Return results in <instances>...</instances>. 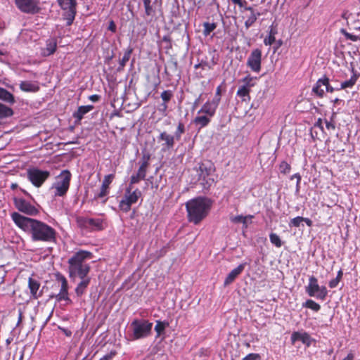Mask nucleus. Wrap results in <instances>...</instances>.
Listing matches in <instances>:
<instances>
[{"label": "nucleus", "instance_id": "obj_8", "mask_svg": "<svg viewBox=\"0 0 360 360\" xmlns=\"http://www.w3.org/2000/svg\"><path fill=\"white\" fill-rule=\"evenodd\" d=\"M306 292L310 297H316L322 301L325 300L328 295V290L326 286H319L318 279L314 276L309 278V283L306 286Z\"/></svg>", "mask_w": 360, "mask_h": 360}, {"label": "nucleus", "instance_id": "obj_57", "mask_svg": "<svg viewBox=\"0 0 360 360\" xmlns=\"http://www.w3.org/2000/svg\"><path fill=\"white\" fill-rule=\"evenodd\" d=\"M108 30L112 31V32H116V25H115V22L112 20L109 24Z\"/></svg>", "mask_w": 360, "mask_h": 360}, {"label": "nucleus", "instance_id": "obj_27", "mask_svg": "<svg viewBox=\"0 0 360 360\" xmlns=\"http://www.w3.org/2000/svg\"><path fill=\"white\" fill-rule=\"evenodd\" d=\"M254 218L253 215L249 214L247 216H243V215H237L230 217V221L233 224H239L241 223L243 225L244 228H248V220L252 219Z\"/></svg>", "mask_w": 360, "mask_h": 360}, {"label": "nucleus", "instance_id": "obj_53", "mask_svg": "<svg viewBox=\"0 0 360 360\" xmlns=\"http://www.w3.org/2000/svg\"><path fill=\"white\" fill-rule=\"evenodd\" d=\"M325 124L327 129L328 130H335V124L333 121V117L330 119V121H328L327 120H325Z\"/></svg>", "mask_w": 360, "mask_h": 360}, {"label": "nucleus", "instance_id": "obj_15", "mask_svg": "<svg viewBox=\"0 0 360 360\" xmlns=\"http://www.w3.org/2000/svg\"><path fill=\"white\" fill-rule=\"evenodd\" d=\"M143 7H144V14L145 16L150 18L148 20H146L147 23H150L153 21V17L156 13V6H161L162 0H142Z\"/></svg>", "mask_w": 360, "mask_h": 360}, {"label": "nucleus", "instance_id": "obj_47", "mask_svg": "<svg viewBox=\"0 0 360 360\" xmlns=\"http://www.w3.org/2000/svg\"><path fill=\"white\" fill-rule=\"evenodd\" d=\"M109 190V188L101 186L100 192L95 195L94 198L97 200L105 197L107 195H108Z\"/></svg>", "mask_w": 360, "mask_h": 360}, {"label": "nucleus", "instance_id": "obj_28", "mask_svg": "<svg viewBox=\"0 0 360 360\" xmlns=\"http://www.w3.org/2000/svg\"><path fill=\"white\" fill-rule=\"evenodd\" d=\"M210 117L207 115H198L196 116L193 120V123L196 126H199V129L207 127L211 122Z\"/></svg>", "mask_w": 360, "mask_h": 360}, {"label": "nucleus", "instance_id": "obj_56", "mask_svg": "<svg viewBox=\"0 0 360 360\" xmlns=\"http://www.w3.org/2000/svg\"><path fill=\"white\" fill-rule=\"evenodd\" d=\"M100 96L99 95H97V94H94V95H91L89 96V100L91 101L92 102H97L99 101L100 99Z\"/></svg>", "mask_w": 360, "mask_h": 360}, {"label": "nucleus", "instance_id": "obj_39", "mask_svg": "<svg viewBox=\"0 0 360 360\" xmlns=\"http://www.w3.org/2000/svg\"><path fill=\"white\" fill-rule=\"evenodd\" d=\"M269 239L270 242L276 248H281L283 245V242L281 238L275 233H271L269 234Z\"/></svg>", "mask_w": 360, "mask_h": 360}, {"label": "nucleus", "instance_id": "obj_20", "mask_svg": "<svg viewBox=\"0 0 360 360\" xmlns=\"http://www.w3.org/2000/svg\"><path fill=\"white\" fill-rule=\"evenodd\" d=\"M218 105L219 103L213 100L212 101H207L198 111V114L205 113V115L212 117L215 115Z\"/></svg>", "mask_w": 360, "mask_h": 360}, {"label": "nucleus", "instance_id": "obj_31", "mask_svg": "<svg viewBox=\"0 0 360 360\" xmlns=\"http://www.w3.org/2000/svg\"><path fill=\"white\" fill-rule=\"evenodd\" d=\"M168 326L169 322L167 321H162L160 320L156 321V324L155 326V330L157 333L156 338H159L162 334H163L166 328Z\"/></svg>", "mask_w": 360, "mask_h": 360}, {"label": "nucleus", "instance_id": "obj_19", "mask_svg": "<svg viewBox=\"0 0 360 360\" xmlns=\"http://www.w3.org/2000/svg\"><path fill=\"white\" fill-rule=\"evenodd\" d=\"M176 138L174 135H171L166 131L161 132L158 136L159 141H162V150H169L173 148L175 143Z\"/></svg>", "mask_w": 360, "mask_h": 360}, {"label": "nucleus", "instance_id": "obj_24", "mask_svg": "<svg viewBox=\"0 0 360 360\" xmlns=\"http://www.w3.org/2000/svg\"><path fill=\"white\" fill-rule=\"evenodd\" d=\"M20 89L25 92H37L39 90V86L37 84L32 82L22 81L20 84Z\"/></svg>", "mask_w": 360, "mask_h": 360}, {"label": "nucleus", "instance_id": "obj_30", "mask_svg": "<svg viewBox=\"0 0 360 360\" xmlns=\"http://www.w3.org/2000/svg\"><path fill=\"white\" fill-rule=\"evenodd\" d=\"M261 15L260 13H250L247 16L244 17L245 18L244 25L245 28L248 30L250 27H252L255 22L257 21L258 17Z\"/></svg>", "mask_w": 360, "mask_h": 360}, {"label": "nucleus", "instance_id": "obj_26", "mask_svg": "<svg viewBox=\"0 0 360 360\" xmlns=\"http://www.w3.org/2000/svg\"><path fill=\"white\" fill-rule=\"evenodd\" d=\"M94 108L91 105L79 106L77 111L73 113V117L77 121H80L84 117V115L90 112Z\"/></svg>", "mask_w": 360, "mask_h": 360}, {"label": "nucleus", "instance_id": "obj_41", "mask_svg": "<svg viewBox=\"0 0 360 360\" xmlns=\"http://www.w3.org/2000/svg\"><path fill=\"white\" fill-rule=\"evenodd\" d=\"M250 89L241 86L237 91V96L240 98H250Z\"/></svg>", "mask_w": 360, "mask_h": 360}, {"label": "nucleus", "instance_id": "obj_61", "mask_svg": "<svg viewBox=\"0 0 360 360\" xmlns=\"http://www.w3.org/2000/svg\"><path fill=\"white\" fill-rule=\"evenodd\" d=\"M354 355L352 352H349L347 356L344 358L342 360H354Z\"/></svg>", "mask_w": 360, "mask_h": 360}, {"label": "nucleus", "instance_id": "obj_52", "mask_svg": "<svg viewBox=\"0 0 360 360\" xmlns=\"http://www.w3.org/2000/svg\"><path fill=\"white\" fill-rule=\"evenodd\" d=\"M260 359H261L260 355L257 353H250L242 359V360H260Z\"/></svg>", "mask_w": 360, "mask_h": 360}, {"label": "nucleus", "instance_id": "obj_42", "mask_svg": "<svg viewBox=\"0 0 360 360\" xmlns=\"http://www.w3.org/2000/svg\"><path fill=\"white\" fill-rule=\"evenodd\" d=\"M279 170L281 174H287L291 170V166L286 161H282L279 165Z\"/></svg>", "mask_w": 360, "mask_h": 360}, {"label": "nucleus", "instance_id": "obj_45", "mask_svg": "<svg viewBox=\"0 0 360 360\" xmlns=\"http://www.w3.org/2000/svg\"><path fill=\"white\" fill-rule=\"evenodd\" d=\"M242 82L244 83L243 86H246L247 88L251 89V87L254 86L255 84L253 83V77H252L250 75L245 77Z\"/></svg>", "mask_w": 360, "mask_h": 360}, {"label": "nucleus", "instance_id": "obj_44", "mask_svg": "<svg viewBox=\"0 0 360 360\" xmlns=\"http://www.w3.org/2000/svg\"><path fill=\"white\" fill-rule=\"evenodd\" d=\"M114 179H115L114 174H110L105 176L101 186L110 189V184L112 183V181H113Z\"/></svg>", "mask_w": 360, "mask_h": 360}, {"label": "nucleus", "instance_id": "obj_46", "mask_svg": "<svg viewBox=\"0 0 360 360\" xmlns=\"http://www.w3.org/2000/svg\"><path fill=\"white\" fill-rule=\"evenodd\" d=\"M222 86H224V82H222L221 84L219 85L216 89V93L214 98H213V101L217 102V103H220L221 101V91H222Z\"/></svg>", "mask_w": 360, "mask_h": 360}, {"label": "nucleus", "instance_id": "obj_32", "mask_svg": "<svg viewBox=\"0 0 360 360\" xmlns=\"http://www.w3.org/2000/svg\"><path fill=\"white\" fill-rule=\"evenodd\" d=\"M132 52H133V49L131 47H129L124 51L122 58L121 60H120V62H119V65H120V66L118 68L119 70H122L125 67L127 63L129 61V60L131 57Z\"/></svg>", "mask_w": 360, "mask_h": 360}, {"label": "nucleus", "instance_id": "obj_49", "mask_svg": "<svg viewBox=\"0 0 360 360\" xmlns=\"http://www.w3.org/2000/svg\"><path fill=\"white\" fill-rule=\"evenodd\" d=\"M141 180L144 179L138 176V174L136 173V174H134L130 177V181L128 186L134 187V184L139 183Z\"/></svg>", "mask_w": 360, "mask_h": 360}, {"label": "nucleus", "instance_id": "obj_2", "mask_svg": "<svg viewBox=\"0 0 360 360\" xmlns=\"http://www.w3.org/2000/svg\"><path fill=\"white\" fill-rule=\"evenodd\" d=\"M212 201L206 197H197L186 202L187 219L195 225L199 224L209 214Z\"/></svg>", "mask_w": 360, "mask_h": 360}, {"label": "nucleus", "instance_id": "obj_55", "mask_svg": "<svg viewBox=\"0 0 360 360\" xmlns=\"http://www.w3.org/2000/svg\"><path fill=\"white\" fill-rule=\"evenodd\" d=\"M297 179V184H300V181H301V179H302V177H301V175L299 174V173H296L295 174H293L291 177H290V179Z\"/></svg>", "mask_w": 360, "mask_h": 360}, {"label": "nucleus", "instance_id": "obj_21", "mask_svg": "<svg viewBox=\"0 0 360 360\" xmlns=\"http://www.w3.org/2000/svg\"><path fill=\"white\" fill-rule=\"evenodd\" d=\"M278 34L277 25L273 23L269 27L268 35L264 39L266 46H271L276 42V35Z\"/></svg>", "mask_w": 360, "mask_h": 360}, {"label": "nucleus", "instance_id": "obj_50", "mask_svg": "<svg viewBox=\"0 0 360 360\" xmlns=\"http://www.w3.org/2000/svg\"><path fill=\"white\" fill-rule=\"evenodd\" d=\"M231 1L235 4L238 5L240 8V12H243L244 8L248 5V2L246 0H231Z\"/></svg>", "mask_w": 360, "mask_h": 360}, {"label": "nucleus", "instance_id": "obj_43", "mask_svg": "<svg viewBox=\"0 0 360 360\" xmlns=\"http://www.w3.org/2000/svg\"><path fill=\"white\" fill-rule=\"evenodd\" d=\"M340 32L345 37V38L348 40H351L352 41H356L360 40V37L357 35L352 34L351 33L346 31L345 29H341Z\"/></svg>", "mask_w": 360, "mask_h": 360}, {"label": "nucleus", "instance_id": "obj_33", "mask_svg": "<svg viewBox=\"0 0 360 360\" xmlns=\"http://www.w3.org/2000/svg\"><path fill=\"white\" fill-rule=\"evenodd\" d=\"M0 99L10 104L15 103V98L13 95L5 89H2L0 94Z\"/></svg>", "mask_w": 360, "mask_h": 360}, {"label": "nucleus", "instance_id": "obj_23", "mask_svg": "<svg viewBox=\"0 0 360 360\" xmlns=\"http://www.w3.org/2000/svg\"><path fill=\"white\" fill-rule=\"evenodd\" d=\"M323 86H324V75L316 81L312 88V92L319 98L324 96L325 91Z\"/></svg>", "mask_w": 360, "mask_h": 360}, {"label": "nucleus", "instance_id": "obj_35", "mask_svg": "<svg viewBox=\"0 0 360 360\" xmlns=\"http://www.w3.org/2000/svg\"><path fill=\"white\" fill-rule=\"evenodd\" d=\"M203 26V31L202 34L204 36L207 37L212 32H213L216 27H217V23L215 22H205L202 24Z\"/></svg>", "mask_w": 360, "mask_h": 360}, {"label": "nucleus", "instance_id": "obj_16", "mask_svg": "<svg viewBox=\"0 0 360 360\" xmlns=\"http://www.w3.org/2000/svg\"><path fill=\"white\" fill-rule=\"evenodd\" d=\"M41 284L39 281L30 277L28 278V288L30 292V297L33 300H37L43 295V290H40Z\"/></svg>", "mask_w": 360, "mask_h": 360}, {"label": "nucleus", "instance_id": "obj_10", "mask_svg": "<svg viewBox=\"0 0 360 360\" xmlns=\"http://www.w3.org/2000/svg\"><path fill=\"white\" fill-rule=\"evenodd\" d=\"M27 176L33 186L39 188L50 177L51 173L49 171L41 170L34 167L27 169Z\"/></svg>", "mask_w": 360, "mask_h": 360}, {"label": "nucleus", "instance_id": "obj_34", "mask_svg": "<svg viewBox=\"0 0 360 360\" xmlns=\"http://www.w3.org/2000/svg\"><path fill=\"white\" fill-rule=\"evenodd\" d=\"M57 48V43L54 39L49 40L46 42V47L44 54L46 56L52 55L55 53Z\"/></svg>", "mask_w": 360, "mask_h": 360}, {"label": "nucleus", "instance_id": "obj_5", "mask_svg": "<svg viewBox=\"0 0 360 360\" xmlns=\"http://www.w3.org/2000/svg\"><path fill=\"white\" fill-rule=\"evenodd\" d=\"M77 226L85 233L102 231L105 229L104 221L99 218H89L84 216L75 217Z\"/></svg>", "mask_w": 360, "mask_h": 360}, {"label": "nucleus", "instance_id": "obj_59", "mask_svg": "<svg viewBox=\"0 0 360 360\" xmlns=\"http://www.w3.org/2000/svg\"><path fill=\"white\" fill-rule=\"evenodd\" d=\"M249 11L250 13H257L255 9L253 8V7L250 6H246L245 8H244L243 11Z\"/></svg>", "mask_w": 360, "mask_h": 360}, {"label": "nucleus", "instance_id": "obj_63", "mask_svg": "<svg viewBox=\"0 0 360 360\" xmlns=\"http://www.w3.org/2000/svg\"><path fill=\"white\" fill-rule=\"evenodd\" d=\"M207 65V63H205L204 65L202 63H198V64H195L194 65V68L195 70H197L199 68H202V69H204V65Z\"/></svg>", "mask_w": 360, "mask_h": 360}, {"label": "nucleus", "instance_id": "obj_40", "mask_svg": "<svg viewBox=\"0 0 360 360\" xmlns=\"http://www.w3.org/2000/svg\"><path fill=\"white\" fill-rule=\"evenodd\" d=\"M186 131L184 124L181 122L178 123L176 129L174 132V136L176 138V141H179L181 138L182 134H184Z\"/></svg>", "mask_w": 360, "mask_h": 360}, {"label": "nucleus", "instance_id": "obj_11", "mask_svg": "<svg viewBox=\"0 0 360 360\" xmlns=\"http://www.w3.org/2000/svg\"><path fill=\"white\" fill-rule=\"evenodd\" d=\"M60 8L64 11L63 14L64 20H66V25L72 24L76 15V0H57Z\"/></svg>", "mask_w": 360, "mask_h": 360}, {"label": "nucleus", "instance_id": "obj_17", "mask_svg": "<svg viewBox=\"0 0 360 360\" xmlns=\"http://www.w3.org/2000/svg\"><path fill=\"white\" fill-rule=\"evenodd\" d=\"M58 279L61 282V287L59 293L56 295L57 300H65L67 301L68 304H72V302L68 296V283L67 279L64 276H60Z\"/></svg>", "mask_w": 360, "mask_h": 360}, {"label": "nucleus", "instance_id": "obj_38", "mask_svg": "<svg viewBox=\"0 0 360 360\" xmlns=\"http://www.w3.org/2000/svg\"><path fill=\"white\" fill-rule=\"evenodd\" d=\"M342 276H343V272L340 269L338 271L336 277L329 281L328 286L330 288H336L338 285L340 281L342 280Z\"/></svg>", "mask_w": 360, "mask_h": 360}, {"label": "nucleus", "instance_id": "obj_62", "mask_svg": "<svg viewBox=\"0 0 360 360\" xmlns=\"http://www.w3.org/2000/svg\"><path fill=\"white\" fill-rule=\"evenodd\" d=\"M303 221L305 222L308 226H312V221L309 218L303 217Z\"/></svg>", "mask_w": 360, "mask_h": 360}, {"label": "nucleus", "instance_id": "obj_22", "mask_svg": "<svg viewBox=\"0 0 360 360\" xmlns=\"http://www.w3.org/2000/svg\"><path fill=\"white\" fill-rule=\"evenodd\" d=\"M351 71L352 72V75L351 76L349 80H346L341 83L340 89H345L347 88H352L354 86L360 77V74L358 73L354 67H352Z\"/></svg>", "mask_w": 360, "mask_h": 360}, {"label": "nucleus", "instance_id": "obj_37", "mask_svg": "<svg viewBox=\"0 0 360 360\" xmlns=\"http://www.w3.org/2000/svg\"><path fill=\"white\" fill-rule=\"evenodd\" d=\"M173 96L172 92L170 90H165L161 94V98L164 101V103L162 105L163 106V110L165 111L167 108V103L169 101Z\"/></svg>", "mask_w": 360, "mask_h": 360}, {"label": "nucleus", "instance_id": "obj_7", "mask_svg": "<svg viewBox=\"0 0 360 360\" xmlns=\"http://www.w3.org/2000/svg\"><path fill=\"white\" fill-rule=\"evenodd\" d=\"M133 328V340H139L146 338L151 334L153 323L148 320L135 319L131 324Z\"/></svg>", "mask_w": 360, "mask_h": 360}, {"label": "nucleus", "instance_id": "obj_29", "mask_svg": "<svg viewBox=\"0 0 360 360\" xmlns=\"http://www.w3.org/2000/svg\"><path fill=\"white\" fill-rule=\"evenodd\" d=\"M81 279L82 281L78 283L75 288V292L78 297H81L85 292L86 289L89 285L91 281L90 277Z\"/></svg>", "mask_w": 360, "mask_h": 360}, {"label": "nucleus", "instance_id": "obj_58", "mask_svg": "<svg viewBox=\"0 0 360 360\" xmlns=\"http://www.w3.org/2000/svg\"><path fill=\"white\" fill-rule=\"evenodd\" d=\"M292 341L294 342L297 339L300 338V333L298 332H294L292 334Z\"/></svg>", "mask_w": 360, "mask_h": 360}, {"label": "nucleus", "instance_id": "obj_64", "mask_svg": "<svg viewBox=\"0 0 360 360\" xmlns=\"http://www.w3.org/2000/svg\"><path fill=\"white\" fill-rule=\"evenodd\" d=\"M112 355H105L103 358L100 359L99 360H110L112 359Z\"/></svg>", "mask_w": 360, "mask_h": 360}, {"label": "nucleus", "instance_id": "obj_54", "mask_svg": "<svg viewBox=\"0 0 360 360\" xmlns=\"http://www.w3.org/2000/svg\"><path fill=\"white\" fill-rule=\"evenodd\" d=\"M314 127L319 128L321 130V131H323L324 128L323 126V120L321 118H319L317 120V121L314 124Z\"/></svg>", "mask_w": 360, "mask_h": 360}, {"label": "nucleus", "instance_id": "obj_18", "mask_svg": "<svg viewBox=\"0 0 360 360\" xmlns=\"http://www.w3.org/2000/svg\"><path fill=\"white\" fill-rule=\"evenodd\" d=\"M246 266V263H241L236 268L233 269L230 271V273L227 275L226 277L224 285L228 286L230 284H231L236 278L242 274V272L244 271L245 267Z\"/></svg>", "mask_w": 360, "mask_h": 360}, {"label": "nucleus", "instance_id": "obj_3", "mask_svg": "<svg viewBox=\"0 0 360 360\" xmlns=\"http://www.w3.org/2000/svg\"><path fill=\"white\" fill-rule=\"evenodd\" d=\"M93 257V253L87 250H79L75 252L68 260L70 278L72 279H75L76 277L89 278L88 274L91 266L86 262V260L91 259Z\"/></svg>", "mask_w": 360, "mask_h": 360}, {"label": "nucleus", "instance_id": "obj_4", "mask_svg": "<svg viewBox=\"0 0 360 360\" xmlns=\"http://www.w3.org/2000/svg\"><path fill=\"white\" fill-rule=\"evenodd\" d=\"M199 180L205 189H209L215 182L217 174L215 166L210 160H205L199 166Z\"/></svg>", "mask_w": 360, "mask_h": 360}, {"label": "nucleus", "instance_id": "obj_14", "mask_svg": "<svg viewBox=\"0 0 360 360\" xmlns=\"http://www.w3.org/2000/svg\"><path fill=\"white\" fill-rule=\"evenodd\" d=\"M14 205L16 209L27 215L36 216L39 213V210L30 202L21 198H14Z\"/></svg>", "mask_w": 360, "mask_h": 360}, {"label": "nucleus", "instance_id": "obj_13", "mask_svg": "<svg viewBox=\"0 0 360 360\" xmlns=\"http://www.w3.org/2000/svg\"><path fill=\"white\" fill-rule=\"evenodd\" d=\"M262 52L259 49H253L247 60V66L254 72H259L262 69Z\"/></svg>", "mask_w": 360, "mask_h": 360}, {"label": "nucleus", "instance_id": "obj_25", "mask_svg": "<svg viewBox=\"0 0 360 360\" xmlns=\"http://www.w3.org/2000/svg\"><path fill=\"white\" fill-rule=\"evenodd\" d=\"M150 159V155H143L142 158V162L140 165L137 174L141 178L145 179L147 173V168L148 167V160Z\"/></svg>", "mask_w": 360, "mask_h": 360}, {"label": "nucleus", "instance_id": "obj_51", "mask_svg": "<svg viewBox=\"0 0 360 360\" xmlns=\"http://www.w3.org/2000/svg\"><path fill=\"white\" fill-rule=\"evenodd\" d=\"M324 86L327 92L333 93L335 91L334 88L330 86L329 78L326 75H324Z\"/></svg>", "mask_w": 360, "mask_h": 360}, {"label": "nucleus", "instance_id": "obj_6", "mask_svg": "<svg viewBox=\"0 0 360 360\" xmlns=\"http://www.w3.org/2000/svg\"><path fill=\"white\" fill-rule=\"evenodd\" d=\"M141 197V191L139 188L134 189V187L127 186L124 197L119 203V208L125 213L129 212L131 205L136 203Z\"/></svg>", "mask_w": 360, "mask_h": 360}, {"label": "nucleus", "instance_id": "obj_12", "mask_svg": "<svg viewBox=\"0 0 360 360\" xmlns=\"http://www.w3.org/2000/svg\"><path fill=\"white\" fill-rule=\"evenodd\" d=\"M16 7L24 13L37 14L41 11L40 0H15Z\"/></svg>", "mask_w": 360, "mask_h": 360}, {"label": "nucleus", "instance_id": "obj_9", "mask_svg": "<svg viewBox=\"0 0 360 360\" xmlns=\"http://www.w3.org/2000/svg\"><path fill=\"white\" fill-rule=\"evenodd\" d=\"M72 174L68 169L63 170L58 176V180L55 184L56 196H64L70 187Z\"/></svg>", "mask_w": 360, "mask_h": 360}, {"label": "nucleus", "instance_id": "obj_1", "mask_svg": "<svg viewBox=\"0 0 360 360\" xmlns=\"http://www.w3.org/2000/svg\"><path fill=\"white\" fill-rule=\"evenodd\" d=\"M11 219L18 228L31 236L32 241L55 242L56 231L47 224L15 212L11 214Z\"/></svg>", "mask_w": 360, "mask_h": 360}, {"label": "nucleus", "instance_id": "obj_48", "mask_svg": "<svg viewBox=\"0 0 360 360\" xmlns=\"http://www.w3.org/2000/svg\"><path fill=\"white\" fill-rule=\"evenodd\" d=\"M303 221V217H296L292 219L289 223L290 226L299 227L300 223Z\"/></svg>", "mask_w": 360, "mask_h": 360}, {"label": "nucleus", "instance_id": "obj_60", "mask_svg": "<svg viewBox=\"0 0 360 360\" xmlns=\"http://www.w3.org/2000/svg\"><path fill=\"white\" fill-rule=\"evenodd\" d=\"M23 317V313L21 309L18 310V324L19 325L20 323L22 321Z\"/></svg>", "mask_w": 360, "mask_h": 360}, {"label": "nucleus", "instance_id": "obj_36", "mask_svg": "<svg viewBox=\"0 0 360 360\" xmlns=\"http://www.w3.org/2000/svg\"><path fill=\"white\" fill-rule=\"evenodd\" d=\"M303 307L310 309L316 312L321 309V306L319 303L313 300L309 299L302 304Z\"/></svg>", "mask_w": 360, "mask_h": 360}]
</instances>
